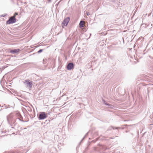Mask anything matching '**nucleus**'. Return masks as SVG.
<instances>
[{
    "label": "nucleus",
    "mask_w": 153,
    "mask_h": 153,
    "mask_svg": "<svg viewBox=\"0 0 153 153\" xmlns=\"http://www.w3.org/2000/svg\"><path fill=\"white\" fill-rule=\"evenodd\" d=\"M103 103L105 104V105H106L108 106L109 107H110L111 108H113L114 106L113 105H112L110 104H109L108 103H106L104 100H103Z\"/></svg>",
    "instance_id": "obj_8"
},
{
    "label": "nucleus",
    "mask_w": 153,
    "mask_h": 153,
    "mask_svg": "<svg viewBox=\"0 0 153 153\" xmlns=\"http://www.w3.org/2000/svg\"><path fill=\"white\" fill-rule=\"evenodd\" d=\"M24 83L27 87H29L30 88H32L33 85L32 82L29 79H26Z\"/></svg>",
    "instance_id": "obj_2"
},
{
    "label": "nucleus",
    "mask_w": 153,
    "mask_h": 153,
    "mask_svg": "<svg viewBox=\"0 0 153 153\" xmlns=\"http://www.w3.org/2000/svg\"><path fill=\"white\" fill-rule=\"evenodd\" d=\"M1 106V105H0V107Z\"/></svg>",
    "instance_id": "obj_17"
},
{
    "label": "nucleus",
    "mask_w": 153,
    "mask_h": 153,
    "mask_svg": "<svg viewBox=\"0 0 153 153\" xmlns=\"http://www.w3.org/2000/svg\"><path fill=\"white\" fill-rule=\"evenodd\" d=\"M4 68H3V67H2V68H0V72H1L2 71L4 70Z\"/></svg>",
    "instance_id": "obj_10"
},
{
    "label": "nucleus",
    "mask_w": 153,
    "mask_h": 153,
    "mask_svg": "<svg viewBox=\"0 0 153 153\" xmlns=\"http://www.w3.org/2000/svg\"><path fill=\"white\" fill-rule=\"evenodd\" d=\"M110 138L112 139H113V138Z\"/></svg>",
    "instance_id": "obj_16"
},
{
    "label": "nucleus",
    "mask_w": 153,
    "mask_h": 153,
    "mask_svg": "<svg viewBox=\"0 0 153 153\" xmlns=\"http://www.w3.org/2000/svg\"><path fill=\"white\" fill-rule=\"evenodd\" d=\"M16 21V19L14 16H11L9 20L7 21V23L10 24L15 23Z\"/></svg>",
    "instance_id": "obj_3"
},
{
    "label": "nucleus",
    "mask_w": 153,
    "mask_h": 153,
    "mask_svg": "<svg viewBox=\"0 0 153 153\" xmlns=\"http://www.w3.org/2000/svg\"><path fill=\"white\" fill-rule=\"evenodd\" d=\"M74 68V65L72 63H68L67 66V68L68 70H70L73 69Z\"/></svg>",
    "instance_id": "obj_6"
},
{
    "label": "nucleus",
    "mask_w": 153,
    "mask_h": 153,
    "mask_svg": "<svg viewBox=\"0 0 153 153\" xmlns=\"http://www.w3.org/2000/svg\"><path fill=\"white\" fill-rule=\"evenodd\" d=\"M86 13L87 14V15L88 16H89V15H90V13L89 12H88L87 11V12H86Z\"/></svg>",
    "instance_id": "obj_14"
},
{
    "label": "nucleus",
    "mask_w": 153,
    "mask_h": 153,
    "mask_svg": "<svg viewBox=\"0 0 153 153\" xmlns=\"http://www.w3.org/2000/svg\"><path fill=\"white\" fill-rule=\"evenodd\" d=\"M88 133H87L86 134V135H85V136L83 137V139H82V140H83L84 139V138H85V137L86 136V135Z\"/></svg>",
    "instance_id": "obj_15"
},
{
    "label": "nucleus",
    "mask_w": 153,
    "mask_h": 153,
    "mask_svg": "<svg viewBox=\"0 0 153 153\" xmlns=\"http://www.w3.org/2000/svg\"><path fill=\"white\" fill-rule=\"evenodd\" d=\"M111 128H112L113 129H114L115 128V129H118V128H119V127H116V128H115L114 127H113V126H111Z\"/></svg>",
    "instance_id": "obj_11"
},
{
    "label": "nucleus",
    "mask_w": 153,
    "mask_h": 153,
    "mask_svg": "<svg viewBox=\"0 0 153 153\" xmlns=\"http://www.w3.org/2000/svg\"><path fill=\"white\" fill-rule=\"evenodd\" d=\"M18 15V13H15L14 14V15L13 16H14V17H15V16Z\"/></svg>",
    "instance_id": "obj_13"
},
{
    "label": "nucleus",
    "mask_w": 153,
    "mask_h": 153,
    "mask_svg": "<svg viewBox=\"0 0 153 153\" xmlns=\"http://www.w3.org/2000/svg\"><path fill=\"white\" fill-rule=\"evenodd\" d=\"M70 21V18L68 17L65 19L63 22H62V27L66 26H67Z\"/></svg>",
    "instance_id": "obj_4"
},
{
    "label": "nucleus",
    "mask_w": 153,
    "mask_h": 153,
    "mask_svg": "<svg viewBox=\"0 0 153 153\" xmlns=\"http://www.w3.org/2000/svg\"><path fill=\"white\" fill-rule=\"evenodd\" d=\"M42 51H43L42 49H40L38 51V53H40L42 52Z\"/></svg>",
    "instance_id": "obj_12"
},
{
    "label": "nucleus",
    "mask_w": 153,
    "mask_h": 153,
    "mask_svg": "<svg viewBox=\"0 0 153 153\" xmlns=\"http://www.w3.org/2000/svg\"><path fill=\"white\" fill-rule=\"evenodd\" d=\"M20 51V50L19 49H17L14 50H12L10 51V52L13 54L16 53L17 52H18Z\"/></svg>",
    "instance_id": "obj_7"
},
{
    "label": "nucleus",
    "mask_w": 153,
    "mask_h": 153,
    "mask_svg": "<svg viewBox=\"0 0 153 153\" xmlns=\"http://www.w3.org/2000/svg\"><path fill=\"white\" fill-rule=\"evenodd\" d=\"M8 123L10 125L14 124L16 122L15 119L11 115H10L7 117Z\"/></svg>",
    "instance_id": "obj_1"
},
{
    "label": "nucleus",
    "mask_w": 153,
    "mask_h": 153,
    "mask_svg": "<svg viewBox=\"0 0 153 153\" xmlns=\"http://www.w3.org/2000/svg\"><path fill=\"white\" fill-rule=\"evenodd\" d=\"M83 23L84 21H81L80 22L79 24V27H83Z\"/></svg>",
    "instance_id": "obj_9"
},
{
    "label": "nucleus",
    "mask_w": 153,
    "mask_h": 153,
    "mask_svg": "<svg viewBox=\"0 0 153 153\" xmlns=\"http://www.w3.org/2000/svg\"><path fill=\"white\" fill-rule=\"evenodd\" d=\"M47 117V115L44 112H42L41 113L39 116V120H43Z\"/></svg>",
    "instance_id": "obj_5"
}]
</instances>
